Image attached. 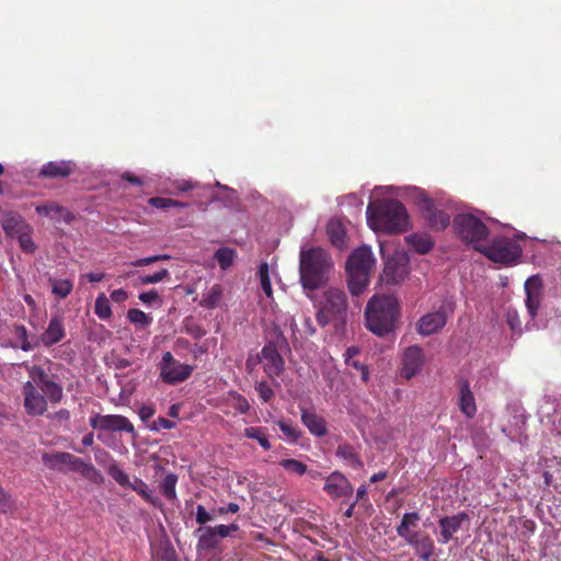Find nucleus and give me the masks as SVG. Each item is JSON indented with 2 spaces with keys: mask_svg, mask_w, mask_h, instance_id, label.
I'll return each mask as SVG.
<instances>
[{
  "mask_svg": "<svg viewBox=\"0 0 561 561\" xmlns=\"http://www.w3.org/2000/svg\"><path fill=\"white\" fill-rule=\"evenodd\" d=\"M367 222L375 231L389 234L407 230L409 217L404 205L397 199H385L369 204L366 210Z\"/></svg>",
  "mask_w": 561,
  "mask_h": 561,
  "instance_id": "1",
  "label": "nucleus"
},
{
  "mask_svg": "<svg viewBox=\"0 0 561 561\" xmlns=\"http://www.w3.org/2000/svg\"><path fill=\"white\" fill-rule=\"evenodd\" d=\"M333 266L329 253L320 247L301 249L299 255V278L305 289L314 290L327 283Z\"/></svg>",
  "mask_w": 561,
  "mask_h": 561,
  "instance_id": "2",
  "label": "nucleus"
},
{
  "mask_svg": "<svg viewBox=\"0 0 561 561\" xmlns=\"http://www.w3.org/2000/svg\"><path fill=\"white\" fill-rule=\"evenodd\" d=\"M399 318V302L389 295H375L367 304L365 310L366 327L378 336L391 332Z\"/></svg>",
  "mask_w": 561,
  "mask_h": 561,
  "instance_id": "3",
  "label": "nucleus"
},
{
  "mask_svg": "<svg viewBox=\"0 0 561 561\" xmlns=\"http://www.w3.org/2000/svg\"><path fill=\"white\" fill-rule=\"evenodd\" d=\"M348 306L345 293L337 288L324 291L322 306L316 319L319 325L327 327L332 323L336 333H343L347 323Z\"/></svg>",
  "mask_w": 561,
  "mask_h": 561,
  "instance_id": "4",
  "label": "nucleus"
},
{
  "mask_svg": "<svg viewBox=\"0 0 561 561\" xmlns=\"http://www.w3.org/2000/svg\"><path fill=\"white\" fill-rule=\"evenodd\" d=\"M374 264L375 259L368 247H360L348 256L346 262L347 285L353 296L362 294L368 286Z\"/></svg>",
  "mask_w": 561,
  "mask_h": 561,
  "instance_id": "5",
  "label": "nucleus"
},
{
  "mask_svg": "<svg viewBox=\"0 0 561 561\" xmlns=\"http://www.w3.org/2000/svg\"><path fill=\"white\" fill-rule=\"evenodd\" d=\"M476 250L491 261L502 264L516 263L522 255L519 243L507 237H496L490 244L476 245Z\"/></svg>",
  "mask_w": 561,
  "mask_h": 561,
  "instance_id": "6",
  "label": "nucleus"
},
{
  "mask_svg": "<svg viewBox=\"0 0 561 561\" xmlns=\"http://www.w3.org/2000/svg\"><path fill=\"white\" fill-rule=\"evenodd\" d=\"M453 227L456 233L466 243L483 245L482 242L489 234V229L484 222L471 214H459L454 218Z\"/></svg>",
  "mask_w": 561,
  "mask_h": 561,
  "instance_id": "7",
  "label": "nucleus"
},
{
  "mask_svg": "<svg viewBox=\"0 0 561 561\" xmlns=\"http://www.w3.org/2000/svg\"><path fill=\"white\" fill-rule=\"evenodd\" d=\"M106 471L118 485L134 490L146 502L156 507H160L162 505L161 500L158 496H154L151 491H149V488L145 481L137 477L130 481L129 476L123 471L115 461L110 463Z\"/></svg>",
  "mask_w": 561,
  "mask_h": 561,
  "instance_id": "8",
  "label": "nucleus"
},
{
  "mask_svg": "<svg viewBox=\"0 0 561 561\" xmlns=\"http://www.w3.org/2000/svg\"><path fill=\"white\" fill-rule=\"evenodd\" d=\"M160 378L167 385H178L188 379L194 370L193 366L176 360L171 352L162 355Z\"/></svg>",
  "mask_w": 561,
  "mask_h": 561,
  "instance_id": "9",
  "label": "nucleus"
},
{
  "mask_svg": "<svg viewBox=\"0 0 561 561\" xmlns=\"http://www.w3.org/2000/svg\"><path fill=\"white\" fill-rule=\"evenodd\" d=\"M94 430L103 432H126L135 435L133 423L124 415L119 414H94L89 420Z\"/></svg>",
  "mask_w": 561,
  "mask_h": 561,
  "instance_id": "10",
  "label": "nucleus"
},
{
  "mask_svg": "<svg viewBox=\"0 0 561 561\" xmlns=\"http://www.w3.org/2000/svg\"><path fill=\"white\" fill-rule=\"evenodd\" d=\"M383 273L387 283H401L409 274V257L407 253L396 251L392 256L386 260Z\"/></svg>",
  "mask_w": 561,
  "mask_h": 561,
  "instance_id": "11",
  "label": "nucleus"
},
{
  "mask_svg": "<svg viewBox=\"0 0 561 561\" xmlns=\"http://www.w3.org/2000/svg\"><path fill=\"white\" fill-rule=\"evenodd\" d=\"M424 365V353L421 346H409L402 356V368L400 375L409 380L421 373Z\"/></svg>",
  "mask_w": 561,
  "mask_h": 561,
  "instance_id": "12",
  "label": "nucleus"
},
{
  "mask_svg": "<svg viewBox=\"0 0 561 561\" xmlns=\"http://www.w3.org/2000/svg\"><path fill=\"white\" fill-rule=\"evenodd\" d=\"M403 539L422 561H430L435 552L434 540L425 531L416 530Z\"/></svg>",
  "mask_w": 561,
  "mask_h": 561,
  "instance_id": "13",
  "label": "nucleus"
},
{
  "mask_svg": "<svg viewBox=\"0 0 561 561\" xmlns=\"http://www.w3.org/2000/svg\"><path fill=\"white\" fill-rule=\"evenodd\" d=\"M24 408L30 415H43L47 410V400L31 381L23 386Z\"/></svg>",
  "mask_w": 561,
  "mask_h": 561,
  "instance_id": "14",
  "label": "nucleus"
},
{
  "mask_svg": "<svg viewBox=\"0 0 561 561\" xmlns=\"http://www.w3.org/2000/svg\"><path fill=\"white\" fill-rule=\"evenodd\" d=\"M323 491L332 499H340L353 494V485L340 471H334L325 478Z\"/></svg>",
  "mask_w": 561,
  "mask_h": 561,
  "instance_id": "15",
  "label": "nucleus"
},
{
  "mask_svg": "<svg viewBox=\"0 0 561 561\" xmlns=\"http://www.w3.org/2000/svg\"><path fill=\"white\" fill-rule=\"evenodd\" d=\"M76 171V163L71 160H55L42 165L38 171L41 179H66Z\"/></svg>",
  "mask_w": 561,
  "mask_h": 561,
  "instance_id": "16",
  "label": "nucleus"
},
{
  "mask_svg": "<svg viewBox=\"0 0 561 561\" xmlns=\"http://www.w3.org/2000/svg\"><path fill=\"white\" fill-rule=\"evenodd\" d=\"M447 322V314L444 309L428 312L420 318L416 323V331L423 336H428L443 329Z\"/></svg>",
  "mask_w": 561,
  "mask_h": 561,
  "instance_id": "17",
  "label": "nucleus"
},
{
  "mask_svg": "<svg viewBox=\"0 0 561 561\" xmlns=\"http://www.w3.org/2000/svg\"><path fill=\"white\" fill-rule=\"evenodd\" d=\"M469 520V515L465 512H460L458 514L451 516H444L439 518V539L440 543H448L454 535L460 529L463 522Z\"/></svg>",
  "mask_w": 561,
  "mask_h": 561,
  "instance_id": "18",
  "label": "nucleus"
},
{
  "mask_svg": "<svg viewBox=\"0 0 561 561\" xmlns=\"http://www.w3.org/2000/svg\"><path fill=\"white\" fill-rule=\"evenodd\" d=\"M261 355L263 360V368L267 376L271 378L278 377L284 369V359L277 351L275 344H266L262 348Z\"/></svg>",
  "mask_w": 561,
  "mask_h": 561,
  "instance_id": "19",
  "label": "nucleus"
},
{
  "mask_svg": "<svg viewBox=\"0 0 561 561\" xmlns=\"http://www.w3.org/2000/svg\"><path fill=\"white\" fill-rule=\"evenodd\" d=\"M66 337V329L64 324V318L59 314H55L50 318L48 327L41 334L39 342L50 347L55 344L60 343Z\"/></svg>",
  "mask_w": 561,
  "mask_h": 561,
  "instance_id": "20",
  "label": "nucleus"
},
{
  "mask_svg": "<svg viewBox=\"0 0 561 561\" xmlns=\"http://www.w3.org/2000/svg\"><path fill=\"white\" fill-rule=\"evenodd\" d=\"M525 291L526 308L529 316L534 319L537 316L542 295V282L539 276H530L525 282Z\"/></svg>",
  "mask_w": 561,
  "mask_h": 561,
  "instance_id": "21",
  "label": "nucleus"
},
{
  "mask_svg": "<svg viewBox=\"0 0 561 561\" xmlns=\"http://www.w3.org/2000/svg\"><path fill=\"white\" fill-rule=\"evenodd\" d=\"M301 422L308 431L316 437H323L328 434L327 422L323 416L317 414L313 410H308L299 405Z\"/></svg>",
  "mask_w": 561,
  "mask_h": 561,
  "instance_id": "22",
  "label": "nucleus"
},
{
  "mask_svg": "<svg viewBox=\"0 0 561 561\" xmlns=\"http://www.w3.org/2000/svg\"><path fill=\"white\" fill-rule=\"evenodd\" d=\"M69 458L67 466L70 471L79 472L83 478L94 483H99L103 480L100 471L91 462H85L70 453Z\"/></svg>",
  "mask_w": 561,
  "mask_h": 561,
  "instance_id": "23",
  "label": "nucleus"
},
{
  "mask_svg": "<svg viewBox=\"0 0 561 561\" xmlns=\"http://www.w3.org/2000/svg\"><path fill=\"white\" fill-rule=\"evenodd\" d=\"M458 407L460 411L468 419H472L477 413V404L474 396L470 389V383L468 380H460L458 382Z\"/></svg>",
  "mask_w": 561,
  "mask_h": 561,
  "instance_id": "24",
  "label": "nucleus"
},
{
  "mask_svg": "<svg viewBox=\"0 0 561 561\" xmlns=\"http://www.w3.org/2000/svg\"><path fill=\"white\" fill-rule=\"evenodd\" d=\"M35 211L39 216L49 217L50 219L62 221L65 224H70L75 219L71 211L56 202L37 205L35 207Z\"/></svg>",
  "mask_w": 561,
  "mask_h": 561,
  "instance_id": "25",
  "label": "nucleus"
},
{
  "mask_svg": "<svg viewBox=\"0 0 561 561\" xmlns=\"http://www.w3.org/2000/svg\"><path fill=\"white\" fill-rule=\"evenodd\" d=\"M425 218L430 226L436 230H444L450 222L448 213L437 209L431 199L425 201Z\"/></svg>",
  "mask_w": 561,
  "mask_h": 561,
  "instance_id": "26",
  "label": "nucleus"
},
{
  "mask_svg": "<svg viewBox=\"0 0 561 561\" xmlns=\"http://www.w3.org/2000/svg\"><path fill=\"white\" fill-rule=\"evenodd\" d=\"M335 454L339 458H341L346 465H348L353 469L358 470L364 466L355 448L350 444L339 445Z\"/></svg>",
  "mask_w": 561,
  "mask_h": 561,
  "instance_id": "27",
  "label": "nucleus"
},
{
  "mask_svg": "<svg viewBox=\"0 0 561 561\" xmlns=\"http://www.w3.org/2000/svg\"><path fill=\"white\" fill-rule=\"evenodd\" d=\"M327 233L335 248L342 249L345 247V230L341 220L331 219L327 226Z\"/></svg>",
  "mask_w": 561,
  "mask_h": 561,
  "instance_id": "28",
  "label": "nucleus"
},
{
  "mask_svg": "<svg viewBox=\"0 0 561 561\" xmlns=\"http://www.w3.org/2000/svg\"><path fill=\"white\" fill-rule=\"evenodd\" d=\"M197 531L201 533L196 545L198 551H209L215 549L219 545L220 540L218 539L216 533L213 530V527H201L198 528Z\"/></svg>",
  "mask_w": 561,
  "mask_h": 561,
  "instance_id": "29",
  "label": "nucleus"
},
{
  "mask_svg": "<svg viewBox=\"0 0 561 561\" xmlns=\"http://www.w3.org/2000/svg\"><path fill=\"white\" fill-rule=\"evenodd\" d=\"M421 516L417 512L404 513L396 530L399 537L404 538L413 534L417 527Z\"/></svg>",
  "mask_w": 561,
  "mask_h": 561,
  "instance_id": "30",
  "label": "nucleus"
},
{
  "mask_svg": "<svg viewBox=\"0 0 561 561\" xmlns=\"http://www.w3.org/2000/svg\"><path fill=\"white\" fill-rule=\"evenodd\" d=\"M51 294L59 299L67 298L73 289V279L48 277Z\"/></svg>",
  "mask_w": 561,
  "mask_h": 561,
  "instance_id": "31",
  "label": "nucleus"
},
{
  "mask_svg": "<svg viewBox=\"0 0 561 561\" xmlns=\"http://www.w3.org/2000/svg\"><path fill=\"white\" fill-rule=\"evenodd\" d=\"M407 242L419 254H426L434 247L432 238L425 234H410L407 237Z\"/></svg>",
  "mask_w": 561,
  "mask_h": 561,
  "instance_id": "32",
  "label": "nucleus"
},
{
  "mask_svg": "<svg viewBox=\"0 0 561 561\" xmlns=\"http://www.w3.org/2000/svg\"><path fill=\"white\" fill-rule=\"evenodd\" d=\"M68 459H70L69 453L65 451L44 453L42 456V460L47 468L58 471H61L62 467L67 466Z\"/></svg>",
  "mask_w": 561,
  "mask_h": 561,
  "instance_id": "33",
  "label": "nucleus"
},
{
  "mask_svg": "<svg viewBox=\"0 0 561 561\" xmlns=\"http://www.w3.org/2000/svg\"><path fill=\"white\" fill-rule=\"evenodd\" d=\"M221 297L222 288L219 284H215L203 295L201 306L213 309L219 305Z\"/></svg>",
  "mask_w": 561,
  "mask_h": 561,
  "instance_id": "34",
  "label": "nucleus"
},
{
  "mask_svg": "<svg viewBox=\"0 0 561 561\" xmlns=\"http://www.w3.org/2000/svg\"><path fill=\"white\" fill-rule=\"evenodd\" d=\"M290 329H291L294 336L298 333L301 337L312 336L317 332V329L312 322V319L309 316L302 317L301 329H298L296 322L294 320H291Z\"/></svg>",
  "mask_w": 561,
  "mask_h": 561,
  "instance_id": "35",
  "label": "nucleus"
},
{
  "mask_svg": "<svg viewBox=\"0 0 561 561\" xmlns=\"http://www.w3.org/2000/svg\"><path fill=\"white\" fill-rule=\"evenodd\" d=\"M236 257L237 252L231 248H220L214 254V259L218 262L221 270L229 268L233 264Z\"/></svg>",
  "mask_w": 561,
  "mask_h": 561,
  "instance_id": "36",
  "label": "nucleus"
},
{
  "mask_svg": "<svg viewBox=\"0 0 561 561\" xmlns=\"http://www.w3.org/2000/svg\"><path fill=\"white\" fill-rule=\"evenodd\" d=\"M94 313L101 320H107L112 317V309H111L110 300L103 293L99 294L95 299Z\"/></svg>",
  "mask_w": 561,
  "mask_h": 561,
  "instance_id": "37",
  "label": "nucleus"
},
{
  "mask_svg": "<svg viewBox=\"0 0 561 561\" xmlns=\"http://www.w3.org/2000/svg\"><path fill=\"white\" fill-rule=\"evenodd\" d=\"M178 483V476L175 473H168L160 483V490L168 500L176 499L175 486Z\"/></svg>",
  "mask_w": 561,
  "mask_h": 561,
  "instance_id": "38",
  "label": "nucleus"
},
{
  "mask_svg": "<svg viewBox=\"0 0 561 561\" xmlns=\"http://www.w3.org/2000/svg\"><path fill=\"white\" fill-rule=\"evenodd\" d=\"M28 374L32 379L30 381L39 389L44 388L45 385L51 381V378L48 376V374L45 373L42 366L33 365L28 367Z\"/></svg>",
  "mask_w": 561,
  "mask_h": 561,
  "instance_id": "39",
  "label": "nucleus"
},
{
  "mask_svg": "<svg viewBox=\"0 0 561 561\" xmlns=\"http://www.w3.org/2000/svg\"><path fill=\"white\" fill-rule=\"evenodd\" d=\"M244 436L256 439L264 450H270L272 448V445L262 427H247L244 430Z\"/></svg>",
  "mask_w": 561,
  "mask_h": 561,
  "instance_id": "40",
  "label": "nucleus"
},
{
  "mask_svg": "<svg viewBox=\"0 0 561 561\" xmlns=\"http://www.w3.org/2000/svg\"><path fill=\"white\" fill-rule=\"evenodd\" d=\"M14 336L21 342V350L24 352H28L37 346V344H32L28 341L27 330L23 324H15L13 327Z\"/></svg>",
  "mask_w": 561,
  "mask_h": 561,
  "instance_id": "41",
  "label": "nucleus"
},
{
  "mask_svg": "<svg viewBox=\"0 0 561 561\" xmlns=\"http://www.w3.org/2000/svg\"><path fill=\"white\" fill-rule=\"evenodd\" d=\"M43 396L46 397L50 402L57 403L62 398V388L60 385L55 382L53 379L44 388L41 389Z\"/></svg>",
  "mask_w": 561,
  "mask_h": 561,
  "instance_id": "42",
  "label": "nucleus"
},
{
  "mask_svg": "<svg viewBox=\"0 0 561 561\" xmlns=\"http://www.w3.org/2000/svg\"><path fill=\"white\" fill-rule=\"evenodd\" d=\"M268 270H270L268 264L266 262H262L259 266V277H260L261 287H262L264 294L267 297H272L273 289H272V284H271V279H270Z\"/></svg>",
  "mask_w": 561,
  "mask_h": 561,
  "instance_id": "43",
  "label": "nucleus"
},
{
  "mask_svg": "<svg viewBox=\"0 0 561 561\" xmlns=\"http://www.w3.org/2000/svg\"><path fill=\"white\" fill-rule=\"evenodd\" d=\"M127 319L141 328H147L151 324L152 319L140 309H129L127 312Z\"/></svg>",
  "mask_w": 561,
  "mask_h": 561,
  "instance_id": "44",
  "label": "nucleus"
},
{
  "mask_svg": "<svg viewBox=\"0 0 561 561\" xmlns=\"http://www.w3.org/2000/svg\"><path fill=\"white\" fill-rule=\"evenodd\" d=\"M23 221L20 217L10 216L2 222V228L7 236L13 238L19 236Z\"/></svg>",
  "mask_w": 561,
  "mask_h": 561,
  "instance_id": "45",
  "label": "nucleus"
},
{
  "mask_svg": "<svg viewBox=\"0 0 561 561\" xmlns=\"http://www.w3.org/2000/svg\"><path fill=\"white\" fill-rule=\"evenodd\" d=\"M279 466L298 476H302L307 472V466L297 459H283L279 461Z\"/></svg>",
  "mask_w": 561,
  "mask_h": 561,
  "instance_id": "46",
  "label": "nucleus"
},
{
  "mask_svg": "<svg viewBox=\"0 0 561 561\" xmlns=\"http://www.w3.org/2000/svg\"><path fill=\"white\" fill-rule=\"evenodd\" d=\"M277 425L283 434L294 442L301 436V432L288 422L280 420L277 422Z\"/></svg>",
  "mask_w": 561,
  "mask_h": 561,
  "instance_id": "47",
  "label": "nucleus"
},
{
  "mask_svg": "<svg viewBox=\"0 0 561 561\" xmlns=\"http://www.w3.org/2000/svg\"><path fill=\"white\" fill-rule=\"evenodd\" d=\"M169 276V271L167 268H161L159 272L152 275H144L139 277V283L141 285L156 284Z\"/></svg>",
  "mask_w": 561,
  "mask_h": 561,
  "instance_id": "48",
  "label": "nucleus"
},
{
  "mask_svg": "<svg viewBox=\"0 0 561 561\" xmlns=\"http://www.w3.org/2000/svg\"><path fill=\"white\" fill-rule=\"evenodd\" d=\"M255 390L263 402H268L274 397V391L266 381H260L255 385Z\"/></svg>",
  "mask_w": 561,
  "mask_h": 561,
  "instance_id": "49",
  "label": "nucleus"
},
{
  "mask_svg": "<svg viewBox=\"0 0 561 561\" xmlns=\"http://www.w3.org/2000/svg\"><path fill=\"white\" fill-rule=\"evenodd\" d=\"M20 248L25 253H33L36 250V245L32 238L27 233H19L18 236Z\"/></svg>",
  "mask_w": 561,
  "mask_h": 561,
  "instance_id": "50",
  "label": "nucleus"
},
{
  "mask_svg": "<svg viewBox=\"0 0 561 561\" xmlns=\"http://www.w3.org/2000/svg\"><path fill=\"white\" fill-rule=\"evenodd\" d=\"M169 259H170V256L167 254L152 255V256H148V257H144V259H138V260L131 262L130 265H133L135 267H141V266H146V265L156 263L161 260H169Z\"/></svg>",
  "mask_w": 561,
  "mask_h": 561,
  "instance_id": "51",
  "label": "nucleus"
},
{
  "mask_svg": "<svg viewBox=\"0 0 561 561\" xmlns=\"http://www.w3.org/2000/svg\"><path fill=\"white\" fill-rule=\"evenodd\" d=\"M213 515L206 511L203 505H197L196 507V523L201 526L206 525L208 522L213 520Z\"/></svg>",
  "mask_w": 561,
  "mask_h": 561,
  "instance_id": "52",
  "label": "nucleus"
},
{
  "mask_svg": "<svg viewBox=\"0 0 561 561\" xmlns=\"http://www.w3.org/2000/svg\"><path fill=\"white\" fill-rule=\"evenodd\" d=\"M148 203L154 208L169 209L171 208V204H173V199L167 197H151Z\"/></svg>",
  "mask_w": 561,
  "mask_h": 561,
  "instance_id": "53",
  "label": "nucleus"
},
{
  "mask_svg": "<svg viewBox=\"0 0 561 561\" xmlns=\"http://www.w3.org/2000/svg\"><path fill=\"white\" fill-rule=\"evenodd\" d=\"M138 298L141 302L150 305L159 300V294L156 289H150L148 291L140 293Z\"/></svg>",
  "mask_w": 561,
  "mask_h": 561,
  "instance_id": "54",
  "label": "nucleus"
},
{
  "mask_svg": "<svg viewBox=\"0 0 561 561\" xmlns=\"http://www.w3.org/2000/svg\"><path fill=\"white\" fill-rule=\"evenodd\" d=\"M156 413V410L152 405L150 404H144L140 407L139 409V417L142 420V421H148L149 419H151Z\"/></svg>",
  "mask_w": 561,
  "mask_h": 561,
  "instance_id": "55",
  "label": "nucleus"
},
{
  "mask_svg": "<svg viewBox=\"0 0 561 561\" xmlns=\"http://www.w3.org/2000/svg\"><path fill=\"white\" fill-rule=\"evenodd\" d=\"M197 186L196 183H193L192 181L187 180H181L174 182V187L180 192H187L190 190H193Z\"/></svg>",
  "mask_w": 561,
  "mask_h": 561,
  "instance_id": "56",
  "label": "nucleus"
},
{
  "mask_svg": "<svg viewBox=\"0 0 561 561\" xmlns=\"http://www.w3.org/2000/svg\"><path fill=\"white\" fill-rule=\"evenodd\" d=\"M507 323H508L510 328L512 329V331L520 332V321H519L516 312L507 313Z\"/></svg>",
  "mask_w": 561,
  "mask_h": 561,
  "instance_id": "57",
  "label": "nucleus"
},
{
  "mask_svg": "<svg viewBox=\"0 0 561 561\" xmlns=\"http://www.w3.org/2000/svg\"><path fill=\"white\" fill-rule=\"evenodd\" d=\"M111 298L114 302L122 304L127 300L128 294L125 289L119 288L111 293Z\"/></svg>",
  "mask_w": 561,
  "mask_h": 561,
  "instance_id": "58",
  "label": "nucleus"
},
{
  "mask_svg": "<svg viewBox=\"0 0 561 561\" xmlns=\"http://www.w3.org/2000/svg\"><path fill=\"white\" fill-rule=\"evenodd\" d=\"M186 331L191 333L195 339H199L205 335V330H203L197 324H186Z\"/></svg>",
  "mask_w": 561,
  "mask_h": 561,
  "instance_id": "59",
  "label": "nucleus"
},
{
  "mask_svg": "<svg viewBox=\"0 0 561 561\" xmlns=\"http://www.w3.org/2000/svg\"><path fill=\"white\" fill-rule=\"evenodd\" d=\"M240 510V506L237 504V503H229L227 506H221L218 508V514L220 515H225V514H228V513H238Z\"/></svg>",
  "mask_w": 561,
  "mask_h": 561,
  "instance_id": "60",
  "label": "nucleus"
},
{
  "mask_svg": "<svg viewBox=\"0 0 561 561\" xmlns=\"http://www.w3.org/2000/svg\"><path fill=\"white\" fill-rule=\"evenodd\" d=\"M357 503L358 502H363L366 503V502H369L368 497H367V486L365 484L360 485L357 491H356V500Z\"/></svg>",
  "mask_w": 561,
  "mask_h": 561,
  "instance_id": "61",
  "label": "nucleus"
},
{
  "mask_svg": "<svg viewBox=\"0 0 561 561\" xmlns=\"http://www.w3.org/2000/svg\"><path fill=\"white\" fill-rule=\"evenodd\" d=\"M213 530L216 533L218 539L229 537V530L227 525H217L213 527Z\"/></svg>",
  "mask_w": 561,
  "mask_h": 561,
  "instance_id": "62",
  "label": "nucleus"
},
{
  "mask_svg": "<svg viewBox=\"0 0 561 561\" xmlns=\"http://www.w3.org/2000/svg\"><path fill=\"white\" fill-rule=\"evenodd\" d=\"M122 178H123V180L127 181L128 183H130L133 185H141L142 184L141 179L131 173H125V174H123Z\"/></svg>",
  "mask_w": 561,
  "mask_h": 561,
  "instance_id": "63",
  "label": "nucleus"
},
{
  "mask_svg": "<svg viewBox=\"0 0 561 561\" xmlns=\"http://www.w3.org/2000/svg\"><path fill=\"white\" fill-rule=\"evenodd\" d=\"M157 423L160 425V427L164 430H171L175 427V422L168 420L165 417H159L157 420Z\"/></svg>",
  "mask_w": 561,
  "mask_h": 561,
  "instance_id": "64",
  "label": "nucleus"
}]
</instances>
